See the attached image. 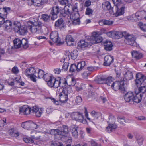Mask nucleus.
<instances>
[{"instance_id": "f257e3e1", "label": "nucleus", "mask_w": 146, "mask_h": 146, "mask_svg": "<svg viewBox=\"0 0 146 146\" xmlns=\"http://www.w3.org/2000/svg\"><path fill=\"white\" fill-rule=\"evenodd\" d=\"M135 84L138 87V92L143 94L146 92V76L139 73L136 74Z\"/></svg>"}, {"instance_id": "f03ea898", "label": "nucleus", "mask_w": 146, "mask_h": 146, "mask_svg": "<svg viewBox=\"0 0 146 146\" xmlns=\"http://www.w3.org/2000/svg\"><path fill=\"white\" fill-rule=\"evenodd\" d=\"M64 9L61 7H59L58 6L54 7L51 10L50 13L51 19L52 20H54L57 18L58 14L60 13L61 14H63Z\"/></svg>"}, {"instance_id": "7ed1b4c3", "label": "nucleus", "mask_w": 146, "mask_h": 146, "mask_svg": "<svg viewBox=\"0 0 146 146\" xmlns=\"http://www.w3.org/2000/svg\"><path fill=\"white\" fill-rule=\"evenodd\" d=\"M39 22L37 19L32 21H28L27 22L28 29L33 33H35L38 31Z\"/></svg>"}, {"instance_id": "20e7f679", "label": "nucleus", "mask_w": 146, "mask_h": 146, "mask_svg": "<svg viewBox=\"0 0 146 146\" xmlns=\"http://www.w3.org/2000/svg\"><path fill=\"white\" fill-rule=\"evenodd\" d=\"M123 34L126 42L127 44L134 46H137V44L135 42V38L133 35L129 34L126 32Z\"/></svg>"}, {"instance_id": "39448f33", "label": "nucleus", "mask_w": 146, "mask_h": 146, "mask_svg": "<svg viewBox=\"0 0 146 146\" xmlns=\"http://www.w3.org/2000/svg\"><path fill=\"white\" fill-rule=\"evenodd\" d=\"M50 133L51 134L53 135H60L67 136L68 133V129L67 126L64 125L61 131L58 129H53L51 130Z\"/></svg>"}, {"instance_id": "423d86ee", "label": "nucleus", "mask_w": 146, "mask_h": 146, "mask_svg": "<svg viewBox=\"0 0 146 146\" xmlns=\"http://www.w3.org/2000/svg\"><path fill=\"white\" fill-rule=\"evenodd\" d=\"M50 38L54 42L58 45L63 44L64 42L60 41V39L58 37V32L56 31H52L50 35Z\"/></svg>"}, {"instance_id": "0eeeda50", "label": "nucleus", "mask_w": 146, "mask_h": 146, "mask_svg": "<svg viewBox=\"0 0 146 146\" xmlns=\"http://www.w3.org/2000/svg\"><path fill=\"white\" fill-rule=\"evenodd\" d=\"M124 81L123 80L119 81H116L114 82L112 84L111 88L114 90L116 91L120 90L121 91H123L124 90Z\"/></svg>"}, {"instance_id": "6e6552de", "label": "nucleus", "mask_w": 146, "mask_h": 146, "mask_svg": "<svg viewBox=\"0 0 146 146\" xmlns=\"http://www.w3.org/2000/svg\"><path fill=\"white\" fill-rule=\"evenodd\" d=\"M90 40L92 41V44H93L101 42L102 41V38L98 33L95 32L93 33L92 36L90 38Z\"/></svg>"}, {"instance_id": "1a4fd4ad", "label": "nucleus", "mask_w": 146, "mask_h": 146, "mask_svg": "<svg viewBox=\"0 0 146 146\" xmlns=\"http://www.w3.org/2000/svg\"><path fill=\"white\" fill-rule=\"evenodd\" d=\"M70 60L69 54L66 55L61 59V61L63 62L64 64L62 66V70L66 71L69 65V60Z\"/></svg>"}, {"instance_id": "9d476101", "label": "nucleus", "mask_w": 146, "mask_h": 146, "mask_svg": "<svg viewBox=\"0 0 146 146\" xmlns=\"http://www.w3.org/2000/svg\"><path fill=\"white\" fill-rule=\"evenodd\" d=\"M72 88L70 87L66 86L63 89L60 88L59 89H57L56 90V93L58 94L60 92H61L62 94H65L66 96H68L72 92Z\"/></svg>"}, {"instance_id": "9b49d317", "label": "nucleus", "mask_w": 146, "mask_h": 146, "mask_svg": "<svg viewBox=\"0 0 146 146\" xmlns=\"http://www.w3.org/2000/svg\"><path fill=\"white\" fill-rule=\"evenodd\" d=\"M102 7L103 9L104 10H110L111 14H113L114 13L113 7H111L110 3L108 1H106L103 3Z\"/></svg>"}, {"instance_id": "f8f14e48", "label": "nucleus", "mask_w": 146, "mask_h": 146, "mask_svg": "<svg viewBox=\"0 0 146 146\" xmlns=\"http://www.w3.org/2000/svg\"><path fill=\"white\" fill-rule=\"evenodd\" d=\"M72 118L76 121L82 122L84 120V116L81 113H73L71 114Z\"/></svg>"}, {"instance_id": "ddd939ff", "label": "nucleus", "mask_w": 146, "mask_h": 146, "mask_svg": "<svg viewBox=\"0 0 146 146\" xmlns=\"http://www.w3.org/2000/svg\"><path fill=\"white\" fill-rule=\"evenodd\" d=\"M133 92H129L126 93L124 96V98L126 102H129L130 104H133Z\"/></svg>"}, {"instance_id": "4468645a", "label": "nucleus", "mask_w": 146, "mask_h": 146, "mask_svg": "<svg viewBox=\"0 0 146 146\" xmlns=\"http://www.w3.org/2000/svg\"><path fill=\"white\" fill-rule=\"evenodd\" d=\"M114 58L113 56L106 55L104 57L103 65L105 66H109L113 61Z\"/></svg>"}, {"instance_id": "2eb2a0df", "label": "nucleus", "mask_w": 146, "mask_h": 146, "mask_svg": "<svg viewBox=\"0 0 146 146\" xmlns=\"http://www.w3.org/2000/svg\"><path fill=\"white\" fill-rule=\"evenodd\" d=\"M92 41L87 40H81L78 43V46L82 48H84L89 46H91L92 44Z\"/></svg>"}, {"instance_id": "dca6fc26", "label": "nucleus", "mask_w": 146, "mask_h": 146, "mask_svg": "<svg viewBox=\"0 0 146 146\" xmlns=\"http://www.w3.org/2000/svg\"><path fill=\"white\" fill-rule=\"evenodd\" d=\"M67 86L66 80L65 78H61L60 77L57 78V88L58 86L60 87H64Z\"/></svg>"}, {"instance_id": "f3484780", "label": "nucleus", "mask_w": 146, "mask_h": 146, "mask_svg": "<svg viewBox=\"0 0 146 146\" xmlns=\"http://www.w3.org/2000/svg\"><path fill=\"white\" fill-rule=\"evenodd\" d=\"M43 112V110L42 108H39L36 106L32 107V113H35L36 116L38 117H40Z\"/></svg>"}, {"instance_id": "a211bd4d", "label": "nucleus", "mask_w": 146, "mask_h": 146, "mask_svg": "<svg viewBox=\"0 0 146 146\" xmlns=\"http://www.w3.org/2000/svg\"><path fill=\"white\" fill-rule=\"evenodd\" d=\"M30 125L31 127L33 129H36L37 127V125L35 123L32 122L30 123L28 122H25L22 123V127L25 129H28V127L27 126Z\"/></svg>"}, {"instance_id": "6ab92c4d", "label": "nucleus", "mask_w": 146, "mask_h": 146, "mask_svg": "<svg viewBox=\"0 0 146 146\" xmlns=\"http://www.w3.org/2000/svg\"><path fill=\"white\" fill-rule=\"evenodd\" d=\"M57 78H56L53 77L47 82V84L51 88H57Z\"/></svg>"}, {"instance_id": "aec40b11", "label": "nucleus", "mask_w": 146, "mask_h": 146, "mask_svg": "<svg viewBox=\"0 0 146 146\" xmlns=\"http://www.w3.org/2000/svg\"><path fill=\"white\" fill-rule=\"evenodd\" d=\"M36 73V70L33 67H30L25 70V74L28 77L31 74H35Z\"/></svg>"}, {"instance_id": "412c9836", "label": "nucleus", "mask_w": 146, "mask_h": 146, "mask_svg": "<svg viewBox=\"0 0 146 146\" xmlns=\"http://www.w3.org/2000/svg\"><path fill=\"white\" fill-rule=\"evenodd\" d=\"M2 26L4 27L5 29L8 30L12 28V23L9 20H5Z\"/></svg>"}, {"instance_id": "4be33fe9", "label": "nucleus", "mask_w": 146, "mask_h": 146, "mask_svg": "<svg viewBox=\"0 0 146 146\" xmlns=\"http://www.w3.org/2000/svg\"><path fill=\"white\" fill-rule=\"evenodd\" d=\"M133 78V75L131 71L127 70L124 74V78L127 80L132 79Z\"/></svg>"}, {"instance_id": "5701e85b", "label": "nucleus", "mask_w": 146, "mask_h": 146, "mask_svg": "<svg viewBox=\"0 0 146 146\" xmlns=\"http://www.w3.org/2000/svg\"><path fill=\"white\" fill-rule=\"evenodd\" d=\"M142 96L143 95L141 94L137 93L136 94V96H133V104L134 102L138 103L140 102Z\"/></svg>"}, {"instance_id": "b1692460", "label": "nucleus", "mask_w": 146, "mask_h": 146, "mask_svg": "<svg viewBox=\"0 0 146 146\" xmlns=\"http://www.w3.org/2000/svg\"><path fill=\"white\" fill-rule=\"evenodd\" d=\"M104 49L107 51H110L112 49L113 45L111 42L106 40L104 42Z\"/></svg>"}, {"instance_id": "393cba45", "label": "nucleus", "mask_w": 146, "mask_h": 146, "mask_svg": "<svg viewBox=\"0 0 146 146\" xmlns=\"http://www.w3.org/2000/svg\"><path fill=\"white\" fill-rule=\"evenodd\" d=\"M117 126L116 125L113 124L109 123L108 126L106 128V131L108 133H110L113 131L117 128Z\"/></svg>"}, {"instance_id": "a878e982", "label": "nucleus", "mask_w": 146, "mask_h": 146, "mask_svg": "<svg viewBox=\"0 0 146 146\" xmlns=\"http://www.w3.org/2000/svg\"><path fill=\"white\" fill-rule=\"evenodd\" d=\"M132 57L137 60L143 57L142 53L136 51H133L131 53Z\"/></svg>"}, {"instance_id": "bb28decb", "label": "nucleus", "mask_w": 146, "mask_h": 146, "mask_svg": "<svg viewBox=\"0 0 146 146\" xmlns=\"http://www.w3.org/2000/svg\"><path fill=\"white\" fill-rule=\"evenodd\" d=\"M28 29L27 26L23 25L21 26L19 30V31L17 32L21 35H24L27 32Z\"/></svg>"}, {"instance_id": "cd10ccee", "label": "nucleus", "mask_w": 146, "mask_h": 146, "mask_svg": "<svg viewBox=\"0 0 146 146\" xmlns=\"http://www.w3.org/2000/svg\"><path fill=\"white\" fill-rule=\"evenodd\" d=\"M125 8V7L124 6L121 7L119 9L117 8V10L115 12V13L114 12V13L113 14H115V15L116 17H118L122 15L124 13Z\"/></svg>"}, {"instance_id": "c85d7f7f", "label": "nucleus", "mask_w": 146, "mask_h": 146, "mask_svg": "<svg viewBox=\"0 0 146 146\" xmlns=\"http://www.w3.org/2000/svg\"><path fill=\"white\" fill-rule=\"evenodd\" d=\"M65 39L66 44L68 46H71L73 45L74 39L71 35H67L66 36Z\"/></svg>"}, {"instance_id": "c756f323", "label": "nucleus", "mask_w": 146, "mask_h": 146, "mask_svg": "<svg viewBox=\"0 0 146 146\" xmlns=\"http://www.w3.org/2000/svg\"><path fill=\"white\" fill-rule=\"evenodd\" d=\"M63 20L62 19H60L56 21L55 24V26L60 29L64 28V25L63 23Z\"/></svg>"}, {"instance_id": "7c9ffc66", "label": "nucleus", "mask_w": 146, "mask_h": 146, "mask_svg": "<svg viewBox=\"0 0 146 146\" xmlns=\"http://www.w3.org/2000/svg\"><path fill=\"white\" fill-rule=\"evenodd\" d=\"M66 80L67 82V86H68L69 87L73 86L76 84V80L74 78H70Z\"/></svg>"}, {"instance_id": "2f4dec72", "label": "nucleus", "mask_w": 146, "mask_h": 146, "mask_svg": "<svg viewBox=\"0 0 146 146\" xmlns=\"http://www.w3.org/2000/svg\"><path fill=\"white\" fill-rule=\"evenodd\" d=\"M31 136L33 140H36L39 139L40 136L39 135V133H37L36 131L33 130L31 132Z\"/></svg>"}, {"instance_id": "473e14b6", "label": "nucleus", "mask_w": 146, "mask_h": 146, "mask_svg": "<svg viewBox=\"0 0 146 146\" xmlns=\"http://www.w3.org/2000/svg\"><path fill=\"white\" fill-rule=\"evenodd\" d=\"M125 31H124L122 33L119 31H114V37L113 38L115 39H118L121 38L123 37H124V33H125Z\"/></svg>"}, {"instance_id": "72a5a7b5", "label": "nucleus", "mask_w": 146, "mask_h": 146, "mask_svg": "<svg viewBox=\"0 0 146 146\" xmlns=\"http://www.w3.org/2000/svg\"><path fill=\"white\" fill-rule=\"evenodd\" d=\"M113 78L111 77H109L107 78H105L104 84H106L108 86H110L111 87L112 84L114 82H113Z\"/></svg>"}, {"instance_id": "f704fd0d", "label": "nucleus", "mask_w": 146, "mask_h": 146, "mask_svg": "<svg viewBox=\"0 0 146 146\" xmlns=\"http://www.w3.org/2000/svg\"><path fill=\"white\" fill-rule=\"evenodd\" d=\"M60 96V100L62 103L66 102L68 100V96H66L65 94H63L61 92L59 93Z\"/></svg>"}, {"instance_id": "c9c22d12", "label": "nucleus", "mask_w": 146, "mask_h": 146, "mask_svg": "<svg viewBox=\"0 0 146 146\" xmlns=\"http://www.w3.org/2000/svg\"><path fill=\"white\" fill-rule=\"evenodd\" d=\"M48 29L45 26L42 25V24L41 23L39 22L38 25V31H40V32L42 33H45L46 32V31Z\"/></svg>"}, {"instance_id": "e433bc0d", "label": "nucleus", "mask_w": 146, "mask_h": 146, "mask_svg": "<svg viewBox=\"0 0 146 146\" xmlns=\"http://www.w3.org/2000/svg\"><path fill=\"white\" fill-rule=\"evenodd\" d=\"M15 48H19L21 46V40L19 38H15L13 41Z\"/></svg>"}, {"instance_id": "4c0bfd02", "label": "nucleus", "mask_w": 146, "mask_h": 146, "mask_svg": "<svg viewBox=\"0 0 146 146\" xmlns=\"http://www.w3.org/2000/svg\"><path fill=\"white\" fill-rule=\"evenodd\" d=\"M85 65V61H82L78 62L76 65V71L78 72L82 70Z\"/></svg>"}, {"instance_id": "58836bf2", "label": "nucleus", "mask_w": 146, "mask_h": 146, "mask_svg": "<svg viewBox=\"0 0 146 146\" xmlns=\"http://www.w3.org/2000/svg\"><path fill=\"white\" fill-rule=\"evenodd\" d=\"M71 132L72 136L75 138H77L78 137V133L77 131V127H75L74 125L73 127L71 128Z\"/></svg>"}, {"instance_id": "ea45409f", "label": "nucleus", "mask_w": 146, "mask_h": 146, "mask_svg": "<svg viewBox=\"0 0 146 146\" xmlns=\"http://www.w3.org/2000/svg\"><path fill=\"white\" fill-rule=\"evenodd\" d=\"M13 29L14 31L17 32L19 31V30L21 27V23L17 21H15L13 23Z\"/></svg>"}, {"instance_id": "a19ab883", "label": "nucleus", "mask_w": 146, "mask_h": 146, "mask_svg": "<svg viewBox=\"0 0 146 146\" xmlns=\"http://www.w3.org/2000/svg\"><path fill=\"white\" fill-rule=\"evenodd\" d=\"M34 5L40 6L46 2V0H34Z\"/></svg>"}, {"instance_id": "79ce46f5", "label": "nucleus", "mask_w": 146, "mask_h": 146, "mask_svg": "<svg viewBox=\"0 0 146 146\" xmlns=\"http://www.w3.org/2000/svg\"><path fill=\"white\" fill-rule=\"evenodd\" d=\"M9 133L11 136L15 137H18L20 135L19 132H15L14 129L13 128L9 130Z\"/></svg>"}, {"instance_id": "37998d69", "label": "nucleus", "mask_w": 146, "mask_h": 146, "mask_svg": "<svg viewBox=\"0 0 146 146\" xmlns=\"http://www.w3.org/2000/svg\"><path fill=\"white\" fill-rule=\"evenodd\" d=\"M50 16L46 14H42L41 15V19L45 22H48L50 20Z\"/></svg>"}, {"instance_id": "c03bdc74", "label": "nucleus", "mask_w": 146, "mask_h": 146, "mask_svg": "<svg viewBox=\"0 0 146 146\" xmlns=\"http://www.w3.org/2000/svg\"><path fill=\"white\" fill-rule=\"evenodd\" d=\"M1 15H0V25L1 26L3 24L6 18V15L7 13H5V14H3V13H0Z\"/></svg>"}, {"instance_id": "a18cd8bd", "label": "nucleus", "mask_w": 146, "mask_h": 146, "mask_svg": "<svg viewBox=\"0 0 146 146\" xmlns=\"http://www.w3.org/2000/svg\"><path fill=\"white\" fill-rule=\"evenodd\" d=\"M78 54V52L77 50H73L70 54L71 58L73 60L76 59L77 58Z\"/></svg>"}, {"instance_id": "49530a36", "label": "nucleus", "mask_w": 146, "mask_h": 146, "mask_svg": "<svg viewBox=\"0 0 146 146\" xmlns=\"http://www.w3.org/2000/svg\"><path fill=\"white\" fill-rule=\"evenodd\" d=\"M70 17L72 19H76L78 18L79 17V15L78 11L76 12H73L71 14Z\"/></svg>"}, {"instance_id": "de8ad7c7", "label": "nucleus", "mask_w": 146, "mask_h": 146, "mask_svg": "<svg viewBox=\"0 0 146 146\" xmlns=\"http://www.w3.org/2000/svg\"><path fill=\"white\" fill-rule=\"evenodd\" d=\"M105 78L104 77H99L96 79V81L99 84H104Z\"/></svg>"}, {"instance_id": "09e8293b", "label": "nucleus", "mask_w": 146, "mask_h": 146, "mask_svg": "<svg viewBox=\"0 0 146 146\" xmlns=\"http://www.w3.org/2000/svg\"><path fill=\"white\" fill-rule=\"evenodd\" d=\"M91 115L94 119H97L100 116L101 114L99 112L93 111L91 113Z\"/></svg>"}, {"instance_id": "8fccbe9b", "label": "nucleus", "mask_w": 146, "mask_h": 146, "mask_svg": "<svg viewBox=\"0 0 146 146\" xmlns=\"http://www.w3.org/2000/svg\"><path fill=\"white\" fill-rule=\"evenodd\" d=\"M139 11L135 13L134 17H133L134 20L135 21H137L141 20V17Z\"/></svg>"}, {"instance_id": "3c124183", "label": "nucleus", "mask_w": 146, "mask_h": 146, "mask_svg": "<svg viewBox=\"0 0 146 146\" xmlns=\"http://www.w3.org/2000/svg\"><path fill=\"white\" fill-rule=\"evenodd\" d=\"M93 11L90 7H87L86 9L85 14L89 16L92 15Z\"/></svg>"}, {"instance_id": "603ef678", "label": "nucleus", "mask_w": 146, "mask_h": 146, "mask_svg": "<svg viewBox=\"0 0 146 146\" xmlns=\"http://www.w3.org/2000/svg\"><path fill=\"white\" fill-rule=\"evenodd\" d=\"M138 26L140 29L143 31H146V24H143L142 22H139Z\"/></svg>"}, {"instance_id": "864d4df0", "label": "nucleus", "mask_w": 146, "mask_h": 146, "mask_svg": "<svg viewBox=\"0 0 146 146\" xmlns=\"http://www.w3.org/2000/svg\"><path fill=\"white\" fill-rule=\"evenodd\" d=\"M60 3L62 5H68L70 3L69 0H58Z\"/></svg>"}, {"instance_id": "5fc2aeb1", "label": "nucleus", "mask_w": 146, "mask_h": 146, "mask_svg": "<svg viewBox=\"0 0 146 146\" xmlns=\"http://www.w3.org/2000/svg\"><path fill=\"white\" fill-rule=\"evenodd\" d=\"M53 77L47 73L44 75V79L46 82H48L49 80Z\"/></svg>"}, {"instance_id": "6e6d98bb", "label": "nucleus", "mask_w": 146, "mask_h": 146, "mask_svg": "<svg viewBox=\"0 0 146 146\" xmlns=\"http://www.w3.org/2000/svg\"><path fill=\"white\" fill-rule=\"evenodd\" d=\"M44 71L41 69H39L38 72V78H41L44 77Z\"/></svg>"}, {"instance_id": "4d7b16f0", "label": "nucleus", "mask_w": 146, "mask_h": 146, "mask_svg": "<svg viewBox=\"0 0 146 146\" xmlns=\"http://www.w3.org/2000/svg\"><path fill=\"white\" fill-rule=\"evenodd\" d=\"M66 6H64V7L63 9H64V12L62 14L63 15H64L63 14H66L67 15H71V12L70 11L69 9H65V7Z\"/></svg>"}, {"instance_id": "13d9d810", "label": "nucleus", "mask_w": 146, "mask_h": 146, "mask_svg": "<svg viewBox=\"0 0 146 146\" xmlns=\"http://www.w3.org/2000/svg\"><path fill=\"white\" fill-rule=\"evenodd\" d=\"M75 70H76V65L74 64H71L70 66L69 71L74 72Z\"/></svg>"}, {"instance_id": "bf43d9fd", "label": "nucleus", "mask_w": 146, "mask_h": 146, "mask_svg": "<svg viewBox=\"0 0 146 146\" xmlns=\"http://www.w3.org/2000/svg\"><path fill=\"white\" fill-rule=\"evenodd\" d=\"M35 74H31L29 77L31 81L33 82H36V81L37 76L35 75Z\"/></svg>"}, {"instance_id": "052dcab7", "label": "nucleus", "mask_w": 146, "mask_h": 146, "mask_svg": "<svg viewBox=\"0 0 146 146\" xmlns=\"http://www.w3.org/2000/svg\"><path fill=\"white\" fill-rule=\"evenodd\" d=\"M103 24L106 25H110L112 24L113 23L112 21L108 20H105L103 21Z\"/></svg>"}, {"instance_id": "680f3d73", "label": "nucleus", "mask_w": 146, "mask_h": 146, "mask_svg": "<svg viewBox=\"0 0 146 146\" xmlns=\"http://www.w3.org/2000/svg\"><path fill=\"white\" fill-rule=\"evenodd\" d=\"M12 72L13 73L15 74H17L19 72V70L18 67L16 66H14L12 69Z\"/></svg>"}, {"instance_id": "e2e57ef3", "label": "nucleus", "mask_w": 146, "mask_h": 146, "mask_svg": "<svg viewBox=\"0 0 146 146\" xmlns=\"http://www.w3.org/2000/svg\"><path fill=\"white\" fill-rule=\"evenodd\" d=\"M23 140L26 143H29L30 142L32 143H33L34 141V140L33 139H31L30 140L29 139L27 138H24Z\"/></svg>"}, {"instance_id": "0e129e2a", "label": "nucleus", "mask_w": 146, "mask_h": 146, "mask_svg": "<svg viewBox=\"0 0 146 146\" xmlns=\"http://www.w3.org/2000/svg\"><path fill=\"white\" fill-rule=\"evenodd\" d=\"M32 108H30L27 106L25 114L27 115L32 112Z\"/></svg>"}, {"instance_id": "69168bd1", "label": "nucleus", "mask_w": 146, "mask_h": 146, "mask_svg": "<svg viewBox=\"0 0 146 146\" xmlns=\"http://www.w3.org/2000/svg\"><path fill=\"white\" fill-rule=\"evenodd\" d=\"M27 106L24 105L22 107H20V108L19 111L20 112H22L25 114V111L26 110Z\"/></svg>"}, {"instance_id": "338daca9", "label": "nucleus", "mask_w": 146, "mask_h": 146, "mask_svg": "<svg viewBox=\"0 0 146 146\" xmlns=\"http://www.w3.org/2000/svg\"><path fill=\"white\" fill-rule=\"evenodd\" d=\"M107 35L110 37L112 38H113L114 37V31H110L106 33Z\"/></svg>"}, {"instance_id": "774afa93", "label": "nucleus", "mask_w": 146, "mask_h": 146, "mask_svg": "<svg viewBox=\"0 0 146 146\" xmlns=\"http://www.w3.org/2000/svg\"><path fill=\"white\" fill-rule=\"evenodd\" d=\"M82 101V99L81 96H78L76 97L75 102L77 104L80 103Z\"/></svg>"}]
</instances>
